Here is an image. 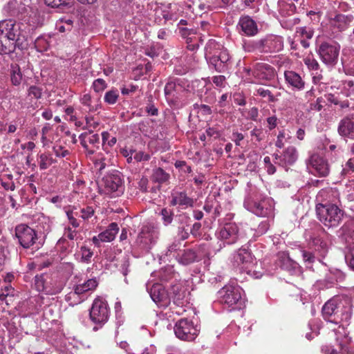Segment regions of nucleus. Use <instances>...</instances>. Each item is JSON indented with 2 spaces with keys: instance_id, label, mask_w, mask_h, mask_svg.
<instances>
[{
  "instance_id": "nucleus-11",
  "label": "nucleus",
  "mask_w": 354,
  "mask_h": 354,
  "mask_svg": "<svg viewBox=\"0 0 354 354\" xmlns=\"http://www.w3.org/2000/svg\"><path fill=\"white\" fill-rule=\"evenodd\" d=\"M258 45L257 48L261 53H276L283 48V39L276 35H268L259 39Z\"/></svg>"
},
{
  "instance_id": "nucleus-51",
  "label": "nucleus",
  "mask_w": 354,
  "mask_h": 354,
  "mask_svg": "<svg viewBox=\"0 0 354 354\" xmlns=\"http://www.w3.org/2000/svg\"><path fill=\"white\" fill-rule=\"evenodd\" d=\"M35 46L37 48H41V50H46L48 47L49 44L48 41L42 37H39L35 40Z\"/></svg>"
},
{
  "instance_id": "nucleus-28",
  "label": "nucleus",
  "mask_w": 354,
  "mask_h": 354,
  "mask_svg": "<svg viewBox=\"0 0 354 354\" xmlns=\"http://www.w3.org/2000/svg\"><path fill=\"white\" fill-rule=\"evenodd\" d=\"M234 259L238 264H248L253 262V257L246 248H240Z\"/></svg>"
},
{
  "instance_id": "nucleus-27",
  "label": "nucleus",
  "mask_w": 354,
  "mask_h": 354,
  "mask_svg": "<svg viewBox=\"0 0 354 354\" xmlns=\"http://www.w3.org/2000/svg\"><path fill=\"white\" fill-rule=\"evenodd\" d=\"M150 295L152 300L156 304L161 302L166 304V292L160 285L156 284L153 286L150 290Z\"/></svg>"
},
{
  "instance_id": "nucleus-40",
  "label": "nucleus",
  "mask_w": 354,
  "mask_h": 354,
  "mask_svg": "<svg viewBox=\"0 0 354 354\" xmlns=\"http://www.w3.org/2000/svg\"><path fill=\"white\" fill-rule=\"evenodd\" d=\"M119 97V93L117 90H111L107 91L104 95V102L109 104H114Z\"/></svg>"
},
{
  "instance_id": "nucleus-14",
  "label": "nucleus",
  "mask_w": 354,
  "mask_h": 354,
  "mask_svg": "<svg viewBox=\"0 0 354 354\" xmlns=\"http://www.w3.org/2000/svg\"><path fill=\"white\" fill-rule=\"evenodd\" d=\"M252 75L260 80H270L274 77V69L266 63H256L253 67Z\"/></svg>"
},
{
  "instance_id": "nucleus-56",
  "label": "nucleus",
  "mask_w": 354,
  "mask_h": 354,
  "mask_svg": "<svg viewBox=\"0 0 354 354\" xmlns=\"http://www.w3.org/2000/svg\"><path fill=\"white\" fill-rule=\"evenodd\" d=\"M205 87V84L204 82L201 80H194L192 82V88L194 89L195 88H197V93L198 95H200L203 92V89Z\"/></svg>"
},
{
  "instance_id": "nucleus-46",
  "label": "nucleus",
  "mask_w": 354,
  "mask_h": 354,
  "mask_svg": "<svg viewBox=\"0 0 354 354\" xmlns=\"http://www.w3.org/2000/svg\"><path fill=\"white\" fill-rule=\"evenodd\" d=\"M131 155L132 156L133 153H135L133 156V159L137 162L141 161H147L150 159V156L148 153H145L143 151H131Z\"/></svg>"
},
{
  "instance_id": "nucleus-49",
  "label": "nucleus",
  "mask_w": 354,
  "mask_h": 354,
  "mask_svg": "<svg viewBox=\"0 0 354 354\" xmlns=\"http://www.w3.org/2000/svg\"><path fill=\"white\" fill-rule=\"evenodd\" d=\"M94 165L99 171H102L106 166V159L103 156L98 157L95 160Z\"/></svg>"
},
{
  "instance_id": "nucleus-25",
  "label": "nucleus",
  "mask_w": 354,
  "mask_h": 354,
  "mask_svg": "<svg viewBox=\"0 0 354 354\" xmlns=\"http://www.w3.org/2000/svg\"><path fill=\"white\" fill-rule=\"evenodd\" d=\"M297 159V151L295 147L290 146L287 147L283 152V158L281 162H279V165L284 167L287 165H292L295 162Z\"/></svg>"
},
{
  "instance_id": "nucleus-24",
  "label": "nucleus",
  "mask_w": 354,
  "mask_h": 354,
  "mask_svg": "<svg viewBox=\"0 0 354 354\" xmlns=\"http://www.w3.org/2000/svg\"><path fill=\"white\" fill-rule=\"evenodd\" d=\"M284 77L286 81L294 88L298 90L304 88L305 82L298 73L292 71H285Z\"/></svg>"
},
{
  "instance_id": "nucleus-16",
  "label": "nucleus",
  "mask_w": 354,
  "mask_h": 354,
  "mask_svg": "<svg viewBox=\"0 0 354 354\" xmlns=\"http://www.w3.org/2000/svg\"><path fill=\"white\" fill-rule=\"evenodd\" d=\"M18 41V38L0 37V54L8 55L15 52L16 48L24 49L26 44L19 45Z\"/></svg>"
},
{
  "instance_id": "nucleus-34",
  "label": "nucleus",
  "mask_w": 354,
  "mask_h": 354,
  "mask_svg": "<svg viewBox=\"0 0 354 354\" xmlns=\"http://www.w3.org/2000/svg\"><path fill=\"white\" fill-rule=\"evenodd\" d=\"M257 93L263 98H265L268 102H275L277 101V97L268 88H259L257 90Z\"/></svg>"
},
{
  "instance_id": "nucleus-41",
  "label": "nucleus",
  "mask_w": 354,
  "mask_h": 354,
  "mask_svg": "<svg viewBox=\"0 0 354 354\" xmlns=\"http://www.w3.org/2000/svg\"><path fill=\"white\" fill-rule=\"evenodd\" d=\"M81 252V261L83 263H90L91 257L93 255V251L86 246H82L80 248Z\"/></svg>"
},
{
  "instance_id": "nucleus-18",
  "label": "nucleus",
  "mask_w": 354,
  "mask_h": 354,
  "mask_svg": "<svg viewBox=\"0 0 354 354\" xmlns=\"http://www.w3.org/2000/svg\"><path fill=\"white\" fill-rule=\"evenodd\" d=\"M238 26L241 27L243 34L247 36H254L258 33L257 23L248 15L241 17Z\"/></svg>"
},
{
  "instance_id": "nucleus-32",
  "label": "nucleus",
  "mask_w": 354,
  "mask_h": 354,
  "mask_svg": "<svg viewBox=\"0 0 354 354\" xmlns=\"http://www.w3.org/2000/svg\"><path fill=\"white\" fill-rule=\"evenodd\" d=\"M206 59L208 64L210 66H212L218 73H223L227 69V66L225 64H223V63H221V62L217 58L216 55L209 57L206 56Z\"/></svg>"
},
{
  "instance_id": "nucleus-13",
  "label": "nucleus",
  "mask_w": 354,
  "mask_h": 354,
  "mask_svg": "<svg viewBox=\"0 0 354 354\" xmlns=\"http://www.w3.org/2000/svg\"><path fill=\"white\" fill-rule=\"evenodd\" d=\"M102 185L109 192H115L122 187V174L114 170L108 173L102 178Z\"/></svg>"
},
{
  "instance_id": "nucleus-20",
  "label": "nucleus",
  "mask_w": 354,
  "mask_h": 354,
  "mask_svg": "<svg viewBox=\"0 0 354 354\" xmlns=\"http://www.w3.org/2000/svg\"><path fill=\"white\" fill-rule=\"evenodd\" d=\"M277 258L278 266L283 270L292 271L296 270L298 267V263L290 258L287 252H278Z\"/></svg>"
},
{
  "instance_id": "nucleus-58",
  "label": "nucleus",
  "mask_w": 354,
  "mask_h": 354,
  "mask_svg": "<svg viewBox=\"0 0 354 354\" xmlns=\"http://www.w3.org/2000/svg\"><path fill=\"white\" fill-rule=\"evenodd\" d=\"M189 219V218L185 214H180L175 216V221L182 226L183 224H186L187 225Z\"/></svg>"
},
{
  "instance_id": "nucleus-38",
  "label": "nucleus",
  "mask_w": 354,
  "mask_h": 354,
  "mask_svg": "<svg viewBox=\"0 0 354 354\" xmlns=\"http://www.w3.org/2000/svg\"><path fill=\"white\" fill-rule=\"evenodd\" d=\"M296 34H297L301 39H310L314 35V31L310 28L298 27L296 30Z\"/></svg>"
},
{
  "instance_id": "nucleus-12",
  "label": "nucleus",
  "mask_w": 354,
  "mask_h": 354,
  "mask_svg": "<svg viewBox=\"0 0 354 354\" xmlns=\"http://www.w3.org/2000/svg\"><path fill=\"white\" fill-rule=\"evenodd\" d=\"M337 132L343 138L354 139V113L348 114L340 120Z\"/></svg>"
},
{
  "instance_id": "nucleus-47",
  "label": "nucleus",
  "mask_w": 354,
  "mask_h": 354,
  "mask_svg": "<svg viewBox=\"0 0 354 354\" xmlns=\"http://www.w3.org/2000/svg\"><path fill=\"white\" fill-rule=\"evenodd\" d=\"M304 63L308 66V68L310 70L316 71L319 68V64L318 62L314 58L306 57L304 59Z\"/></svg>"
},
{
  "instance_id": "nucleus-22",
  "label": "nucleus",
  "mask_w": 354,
  "mask_h": 354,
  "mask_svg": "<svg viewBox=\"0 0 354 354\" xmlns=\"http://www.w3.org/2000/svg\"><path fill=\"white\" fill-rule=\"evenodd\" d=\"M341 62L344 68H346L349 73L354 75V50L352 48H344L341 56Z\"/></svg>"
},
{
  "instance_id": "nucleus-59",
  "label": "nucleus",
  "mask_w": 354,
  "mask_h": 354,
  "mask_svg": "<svg viewBox=\"0 0 354 354\" xmlns=\"http://www.w3.org/2000/svg\"><path fill=\"white\" fill-rule=\"evenodd\" d=\"M346 261L349 268L354 271V249L346 255Z\"/></svg>"
},
{
  "instance_id": "nucleus-63",
  "label": "nucleus",
  "mask_w": 354,
  "mask_h": 354,
  "mask_svg": "<svg viewBox=\"0 0 354 354\" xmlns=\"http://www.w3.org/2000/svg\"><path fill=\"white\" fill-rule=\"evenodd\" d=\"M217 58L223 63V64H225L227 66V62L230 61V56L228 53L226 52H221L218 55H216Z\"/></svg>"
},
{
  "instance_id": "nucleus-36",
  "label": "nucleus",
  "mask_w": 354,
  "mask_h": 354,
  "mask_svg": "<svg viewBox=\"0 0 354 354\" xmlns=\"http://www.w3.org/2000/svg\"><path fill=\"white\" fill-rule=\"evenodd\" d=\"M160 214L162 216L163 224L165 226H167L172 223L174 216V214L172 210L167 208H162Z\"/></svg>"
},
{
  "instance_id": "nucleus-26",
  "label": "nucleus",
  "mask_w": 354,
  "mask_h": 354,
  "mask_svg": "<svg viewBox=\"0 0 354 354\" xmlns=\"http://www.w3.org/2000/svg\"><path fill=\"white\" fill-rule=\"evenodd\" d=\"M118 231V225L116 223H111L105 231L99 234V237L102 242H110L114 240Z\"/></svg>"
},
{
  "instance_id": "nucleus-55",
  "label": "nucleus",
  "mask_w": 354,
  "mask_h": 354,
  "mask_svg": "<svg viewBox=\"0 0 354 354\" xmlns=\"http://www.w3.org/2000/svg\"><path fill=\"white\" fill-rule=\"evenodd\" d=\"M130 263L128 257H124L122 260V263L121 265L120 270L122 272L123 275L126 277L128 273L130 272L129 270Z\"/></svg>"
},
{
  "instance_id": "nucleus-42",
  "label": "nucleus",
  "mask_w": 354,
  "mask_h": 354,
  "mask_svg": "<svg viewBox=\"0 0 354 354\" xmlns=\"http://www.w3.org/2000/svg\"><path fill=\"white\" fill-rule=\"evenodd\" d=\"M180 35L187 41H193V37L196 38V31L193 28H180L179 30Z\"/></svg>"
},
{
  "instance_id": "nucleus-35",
  "label": "nucleus",
  "mask_w": 354,
  "mask_h": 354,
  "mask_svg": "<svg viewBox=\"0 0 354 354\" xmlns=\"http://www.w3.org/2000/svg\"><path fill=\"white\" fill-rule=\"evenodd\" d=\"M74 0H44L48 6L52 8L71 7Z\"/></svg>"
},
{
  "instance_id": "nucleus-33",
  "label": "nucleus",
  "mask_w": 354,
  "mask_h": 354,
  "mask_svg": "<svg viewBox=\"0 0 354 354\" xmlns=\"http://www.w3.org/2000/svg\"><path fill=\"white\" fill-rule=\"evenodd\" d=\"M169 174L160 167L156 168L153 170L151 179L155 183H165L169 179Z\"/></svg>"
},
{
  "instance_id": "nucleus-3",
  "label": "nucleus",
  "mask_w": 354,
  "mask_h": 354,
  "mask_svg": "<svg viewBox=\"0 0 354 354\" xmlns=\"http://www.w3.org/2000/svg\"><path fill=\"white\" fill-rule=\"evenodd\" d=\"M110 315V308L107 301L100 297L95 298L89 311L91 320L96 324L93 330L97 331L108 321Z\"/></svg>"
},
{
  "instance_id": "nucleus-7",
  "label": "nucleus",
  "mask_w": 354,
  "mask_h": 354,
  "mask_svg": "<svg viewBox=\"0 0 354 354\" xmlns=\"http://www.w3.org/2000/svg\"><path fill=\"white\" fill-rule=\"evenodd\" d=\"M15 232V237L18 239L19 243L24 248H29L33 245L37 239L36 231L26 224L17 225Z\"/></svg>"
},
{
  "instance_id": "nucleus-48",
  "label": "nucleus",
  "mask_w": 354,
  "mask_h": 354,
  "mask_svg": "<svg viewBox=\"0 0 354 354\" xmlns=\"http://www.w3.org/2000/svg\"><path fill=\"white\" fill-rule=\"evenodd\" d=\"M82 284L84 287L85 290L88 292L90 290H95L97 288L98 283L95 279H90Z\"/></svg>"
},
{
  "instance_id": "nucleus-5",
  "label": "nucleus",
  "mask_w": 354,
  "mask_h": 354,
  "mask_svg": "<svg viewBox=\"0 0 354 354\" xmlns=\"http://www.w3.org/2000/svg\"><path fill=\"white\" fill-rule=\"evenodd\" d=\"M23 24L9 19L0 21V37L18 38V44H25L27 41L26 32L21 29Z\"/></svg>"
},
{
  "instance_id": "nucleus-31",
  "label": "nucleus",
  "mask_w": 354,
  "mask_h": 354,
  "mask_svg": "<svg viewBox=\"0 0 354 354\" xmlns=\"http://www.w3.org/2000/svg\"><path fill=\"white\" fill-rule=\"evenodd\" d=\"M197 254L194 250H185L179 258V262L183 265H189L197 261Z\"/></svg>"
},
{
  "instance_id": "nucleus-43",
  "label": "nucleus",
  "mask_w": 354,
  "mask_h": 354,
  "mask_svg": "<svg viewBox=\"0 0 354 354\" xmlns=\"http://www.w3.org/2000/svg\"><path fill=\"white\" fill-rule=\"evenodd\" d=\"M74 292L70 293V297L72 296H78L80 297V300L81 301H84L85 299V297H84V295L87 292V291L85 290L84 287L82 286V284L77 285L73 288Z\"/></svg>"
},
{
  "instance_id": "nucleus-44",
  "label": "nucleus",
  "mask_w": 354,
  "mask_h": 354,
  "mask_svg": "<svg viewBox=\"0 0 354 354\" xmlns=\"http://www.w3.org/2000/svg\"><path fill=\"white\" fill-rule=\"evenodd\" d=\"M107 87L106 82L101 78L95 80L93 83V88L97 93L104 91Z\"/></svg>"
},
{
  "instance_id": "nucleus-29",
  "label": "nucleus",
  "mask_w": 354,
  "mask_h": 354,
  "mask_svg": "<svg viewBox=\"0 0 354 354\" xmlns=\"http://www.w3.org/2000/svg\"><path fill=\"white\" fill-rule=\"evenodd\" d=\"M10 77L13 86H19L23 80V74L19 66L17 64L10 65Z\"/></svg>"
},
{
  "instance_id": "nucleus-52",
  "label": "nucleus",
  "mask_w": 354,
  "mask_h": 354,
  "mask_svg": "<svg viewBox=\"0 0 354 354\" xmlns=\"http://www.w3.org/2000/svg\"><path fill=\"white\" fill-rule=\"evenodd\" d=\"M201 223H194L191 227L190 230V234L194 237V238H198L201 235Z\"/></svg>"
},
{
  "instance_id": "nucleus-57",
  "label": "nucleus",
  "mask_w": 354,
  "mask_h": 354,
  "mask_svg": "<svg viewBox=\"0 0 354 354\" xmlns=\"http://www.w3.org/2000/svg\"><path fill=\"white\" fill-rule=\"evenodd\" d=\"M53 151L57 157H65L69 154V151L66 149H64L62 146H56L53 147Z\"/></svg>"
},
{
  "instance_id": "nucleus-8",
  "label": "nucleus",
  "mask_w": 354,
  "mask_h": 354,
  "mask_svg": "<svg viewBox=\"0 0 354 354\" xmlns=\"http://www.w3.org/2000/svg\"><path fill=\"white\" fill-rule=\"evenodd\" d=\"M216 236L223 245L234 244L239 239V227L235 223H225L216 232Z\"/></svg>"
},
{
  "instance_id": "nucleus-21",
  "label": "nucleus",
  "mask_w": 354,
  "mask_h": 354,
  "mask_svg": "<svg viewBox=\"0 0 354 354\" xmlns=\"http://www.w3.org/2000/svg\"><path fill=\"white\" fill-rule=\"evenodd\" d=\"M168 296L176 306H182L185 297V291L180 284H175L168 290Z\"/></svg>"
},
{
  "instance_id": "nucleus-1",
  "label": "nucleus",
  "mask_w": 354,
  "mask_h": 354,
  "mask_svg": "<svg viewBox=\"0 0 354 354\" xmlns=\"http://www.w3.org/2000/svg\"><path fill=\"white\" fill-rule=\"evenodd\" d=\"M327 195L328 192L324 189L317 195L316 214L319 221L326 227H336L342 223L345 212L336 204L326 201L324 198Z\"/></svg>"
},
{
  "instance_id": "nucleus-61",
  "label": "nucleus",
  "mask_w": 354,
  "mask_h": 354,
  "mask_svg": "<svg viewBox=\"0 0 354 354\" xmlns=\"http://www.w3.org/2000/svg\"><path fill=\"white\" fill-rule=\"evenodd\" d=\"M178 236H180V239L181 240H185V239H187L189 236V234L190 232H188L185 229V227L184 225L183 226H178Z\"/></svg>"
},
{
  "instance_id": "nucleus-17",
  "label": "nucleus",
  "mask_w": 354,
  "mask_h": 354,
  "mask_svg": "<svg viewBox=\"0 0 354 354\" xmlns=\"http://www.w3.org/2000/svg\"><path fill=\"white\" fill-rule=\"evenodd\" d=\"M170 204L172 206L178 205L186 208L188 207H193L194 201L192 198L187 196L185 191L178 192L176 191L171 194V200Z\"/></svg>"
},
{
  "instance_id": "nucleus-54",
  "label": "nucleus",
  "mask_w": 354,
  "mask_h": 354,
  "mask_svg": "<svg viewBox=\"0 0 354 354\" xmlns=\"http://www.w3.org/2000/svg\"><path fill=\"white\" fill-rule=\"evenodd\" d=\"M344 88L347 90V96H354V81L347 80L344 83Z\"/></svg>"
},
{
  "instance_id": "nucleus-10",
  "label": "nucleus",
  "mask_w": 354,
  "mask_h": 354,
  "mask_svg": "<svg viewBox=\"0 0 354 354\" xmlns=\"http://www.w3.org/2000/svg\"><path fill=\"white\" fill-rule=\"evenodd\" d=\"M176 336L183 340L192 341L198 334V330L187 319H180L174 326Z\"/></svg>"
},
{
  "instance_id": "nucleus-30",
  "label": "nucleus",
  "mask_w": 354,
  "mask_h": 354,
  "mask_svg": "<svg viewBox=\"0 0 354 354\" xmlns=\"http://www.w3.org/2000/svg\"><path fill=\"white\" fill-rule=\"evenodd\" d=\"M301 257L306 265L312 266L313 264L317 260L320 261V257L317 255L312 249H301Z\"/></svg>"
},
{
  "instance_id": "nucleus-2",
  "label": "nucleus",
  "mask_w": 354,
  "mask_h": 354,
  "mask_svg": "<svg viewBox=\"0 0 354 354\" xmlns=\"http://www.w3.org/2000/svg\"><path fill=\"white\" fill-rule=\"evenodd\" d=\"M351 304L337 299L328 300L322 308V315L325 320L336 324L348 326L352 314Z\"/></svg>"
},
{
  "instance_id": "nucleus-6",
  "label": "nucleus",
  "mask_w": 354,
  "mask_h": 354,
  "mask_svg": "<svg viewBox=\"0 0 354 354\" xmlns=\"http://www.w3.org/2000/svg\"><path fill=\"white\" fill-rule=\"evenodd\" d=\"M241 289L239 286H225L218 291L220 301L232 307L233 309L240 308L241 304Z\"/></svg>"
},
{
  "instance_id": "nucleus-62",
  "label": "nucleus",
  "mask_w": 354,
  "mask_h": 354,
  "mask_svg": "<svg viewBox=\"0 0 354 354\" xmlns=\"http://www.w3.org/2000/svg\"><path fill=\"white\" fill-rule=\"evenodd\" d=\"M66 215L70 223L73 225V227H77L79 226V223L77 222V219L73 216V211H66Z\"/></svg>"
},
{
  "instance_id": "nucleus-64",
  "label": "nucleus",
  "mask_w": 354,
  "mask_h": 354,
  "mask_svg": "<svg viewBox=\"0 0 354 354\" xmlns=\"http://www.w3.org/2000/svg\"><path fill=\"white\" fill-rule=\"evenodd\" d=\"M344 171L346 172L354 171V158H350L346 163Z\"/></svg>"
},
{
  "instance_id": "nucleus-37",
  "label": "nucleus",
  "mask_w": 354,
  "mask_h": 354,
  "mask_svg": "<svg viewBox=\"0 0 354 354\" xmlns=\"http://www.w3.org/2000/svg\"><path fill=\"white\" fill-rule=\"evenodd\" d=\"M264 201L255 202L253 206V212L259 216H266L269 213V209L264 207Z\"/></svg>"
},
{
  "instance_id": "nucleus-23",
  "label": "nucleus",
  "mask_w": 354,
  "mask_h": 354,
  "mask_svg": "<svg viewBox=\"0 0 354 354\" xmlns=\"http://www.w3.org/2000/svg\"><path fill=\"white\" fill-rule=\"evenodd\" d=\"M179 86H180V84L178 79L170 80L166 84L164 91L165 97L169 103L174 104L175 102V100L177 98L176 91Z\"/></svg>"
},
{
  "instance_id": "nucleus-15",
  "label": "nucleus",
  "mask_w": 354,
  "mask_h": 354,
  "mask_svg": "<svg viewBox=\"0 0 354 354\" xmlns=\"http://www.w3.org/2000/svg\"><path fill=\"white\" fill-rule=\"evenodd\" d=\"M309 165L321 177L327 176L329 174L330 169L327 160L317 153H314L310 156Z\"/></svg>"
},
{
  "instance_id": "nucleus-4",
  "label": "nucleus",
  "mask_w": 354,
  "mask_h": 354,
  "mask_svg": "<svg viewBox=\"0 0 354 354\" xmlns=\"http://www.w3.org/2000/svg\"><path fill=\"white\" fill-rule=\"evenodd\" d=\"M340 48L336 41H323L317 46L316 52L324 64L334 67L339 61Z\"/></svg>"
},
{
  "instance_id": "nucleus-45",
  "label": "nucleus",
  "mask_w": 354,
  "mask_h": 354,
  "mask_svg": "<svg viewBox=\"0 0 354 354\" xmlns=\"http://www.w3.org/2000/svg\"><path fill=\"white\" fill-rule=\"evenodd\" d=\"M325 103V100L323 97H320L317 98L316 101L314 102H311L309 105L310 110L320 111L323 107L324 104Z\"/></svg>"
},
{
  "instance_id": "nucleus-9",
  "label": "nucleus",
  "mask_w": 354,
  "mask_h": 354,
  "mask_svg": "<svg viewBox=\"0 0 354 354\" xmlns=\"http://www.w3.org/2000/svg\"><path fill=\"white\" fill-rule=\"evenodd\" d=\"M158 238V232L153 227L145 225L142 227L136 239V244L142 250L149 252L156 243Z\"/></svg>"
},
{
  "instance_id": "nucleus-19",
  "label": "nucleus",
  "mask_w": 354,
  "mask_h": 354,
  "mask_svg": "<svg viewBox=\"0 0 354 354\" xmlns=\"http://www.w3.org/2000/svg\"><path fill=\"white\" fill-rule=\"evenodd\" d=\"M310 249H312L320 257H324L328 252V246L327 243L319 236L310 239L309 242Z\"/></svg>"
},
{
  "instance_id": "nucleus-53",
  "label": "nucleus",
  "mask_w": 354,
  "mask_h": 354,
  "mask_svg": "<svg viewBox=\"0 0 354 354\" xmlns=\"http://www.w3.org/2000/svg\"><path fill=\"white\" fill-rule=\"evenodd\" d=\"M94 209L91 206H87L81 209L82 218L84 220L91 218L94 214Z\"/></svg>"
},
{
  "instance_id": "nucleus-60",
  "label": "nucleus",
  "mask_w": 354,
  "mask_h": 354,
  "mask_svg": "<svg viewBox=\"0 0 354 354\" xmlns=\"http://www.w3.org/2000/svg\"><path fill=\"white\" fill-rule=\"evenodd\" d=\"M225 77L223 75H217L214 76L212 78V82L217 86L223 87L224 86V83L225 82Z\"/></svg>"
},
{
  "instance_id": "nucleus-39",
  "label": "nucleus",
  "mask_w": 354,
  "mask_h": 354,
  "mask_svg": "<svg viewBox=\"0 0 354 354\" xmlns=\"http://www.w3.org/2000/svg\"><path fill=\"white\" fill-rule=\"evenodd\" d=\"M39 165L41 170L46 169L53 162V159L46 153L39 155Z\"/></svg>"
},
{
  "instance_id": "nucleus-50",
  "label": "nucleus",
  "mask_w": 354,
  "mask_h": 354,
  "mask_svg": "<svg viewBox=\"0 0 354 354\" xmlns=\"http://www.w3.org/2000/svg\"><path fill=\"white\" fill-rule=\"evenodd\" d=\"M28 95L33 96L35 99H39L41 97V88L37 86H30Z\"/></svg>"
}]
</instances>
